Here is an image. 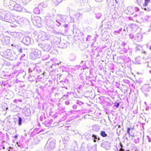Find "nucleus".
Instances as JSON below:
<instances>
[{
    "label": "nucleus",
    "mask_w": 151,
    "mask_h": 151,
    "mask_svg": "<svg viewBox=\"0 0 151 151\" xmlns=\"http://www.w3.org/2000/svg\"><path fill=\"white\" fill-rule=\"evenodd\" d=\"M11 14L4 9H0V19L6 22L12 23L14 19L11 16Z\"/></svg>",
    "instance_id": "f257e3e1"
},
{
    "label": "nucleus",
    "mask_w": 151,
    "mask_h": 151,
    "mask_svg": "<svg viewBox=\"0 0 151 151\" xmlns=\"http://www.w3.org/2000/svg\"><path fill=\"white\" fill-rule=\"evenodd\" d=\"M41 51L37 50L36 51H32L29 54V57L32 60H35L40 58L41 56Z\"/></svg>",
    "instance_id": "f03ea898"
},
{
    "label": "nucleus",
    "mask_w": 151,
    "mask_h": 151,
    "mask_svg": "<svg viewBox=\"0 0 151 151\" xmlns=\"http://www.w3.org/2000/svg\"><path fill=\"white\" fill-rule=\"evenodd\" d=\"M55 140L52 138H50L47 141L46 147L50 151L55 148Z\"/></svg>",
    "instance_id": "7ed1b4c3"
},
{
    "label": "nucleus",
    "mask_w": 151,
    "mask_h": 151,
    "mask_svg": "<svg viewBox=\"0 0 151 151\" xmlns=\"http://www.w3.org/2000/svg\"><path fill=\"white\" fill-rule=\"evenodd\" d=\"M39 45L44 51L47 52L49 51L52 47L50 43L47 42H43L39 44Z\"/></svg>",
    "instance_id": "20e7f679"
},
{
    "label": "nucleus",
    "mask_w": 151,
    "mask_h": 151,
    "mask_svg": "<svg viewBox=\"0 0 151 151\" xmlns=\"http://www.w3.org/2000/svg\"><path fill=\"white\" fill-rule=\"evenodd\" d=\"M45 22L46 25L49 28L54 29L55 28V26L57 24L55 21V22L48 17L47 18H46Z\"/></svg>",
    "instance_id": "39448f33"
},
{
    "label": "nucleus",
    "mask_w": 151,
    "mask_h": 151,
    "mask_svg": "<svg viewBox=\"0 0 151 151\" xmlns=\"http://www.w3.org/2000/svg\"><path fill=\"white\" fill-rule=\"evenodd\" d=\"M38 37L39 39H40L42 41L45 40H47L49 38V35L46 32L43 31H40V32Z\"/></svg>",
    "instance_id": "423d86ee"
},
{
    "label": "nucleus",
    "mask_w": 151,
    "mask_h": 151,
    "mask_svg": "<svg viewBox=\"0 0 151 151\" xmlns=\"http://www.w3.org/2000/svg\"><path fill=\"white\" fill-rule=\"evenodd\" d=\"M28 70L29 73H31L32 75L33 76H35L38 73H39L40 72H41L38 66L35 67L33 69L29 68Z\"/></svg>",
    "instance_id": "0eeeda50"
},
{
    "label": "nucleus",
    "mask_w": 151,
    "mask_h": 151,
    "mask_svg": "<svg viewBox=\"0 0 151 151\" xmlns=\"http://www.w3.org/2000/svg\"><path fill=\"white\" fill-rule=\"evenodd\" d=\"M23 7L19 4H16V3L14 4V5L12 7H10V8L11 9H14L15 10L21 12L23 9Z\"/></svg>",
    "instance_id": "6e6552de"
},
{
    "label": "nucleus",
    "mask_w": 151,
    "mask_h": 151,
    "mask_svg": "<svg viewBox=\"0 0 151 151\" xmlns=\"http://www.w3.org/2000/svg\"><path fill=\"white\" fill-rule=\"evenodd\" d=\"M15 2L11 0H4V4L5 6H8L10 8L13 6Z\"/></svg>",
    "instance_id": "1a4fd4ad"
},
{
    "label": "nucleus",
    "mask_w": 151,
    "mask_h": 151,
    "mask_svg": "<svg viewBox=\"0 0 151 151\" xmlns=\"http://www.w3.org/2000/svg\"><path fill=\"white\" fill-rule=\"evenodd\" d=\"M22 41L25 45H28L30 44L31 39L29 37L25 36L23 38Z\"/></svg>",
    "instance_id": "9d476101"
},
{
    "label": "nucleus",
    "mask_w": 151,
    "mask_h": 151,
    "mask_svg": "<svg viewBox=\"0 0 151 151\" xmlns=\"http://www.w3.org/2000/svg\"><path fill=\"white\" fill-rule=\"evenodd\" d=\"M87 148L89 151H96V145L92 146L90 144L87 145Z\"/></svg>",
    "instance_id": "9b49d317"
},
{
    "label": "nucleus",
    "mask_w": 151,
    "mask_h": 151,
    "mask_svg": "<svg viewBox=\"0 0 151 151\" xmlns=\"http://www.w3.org/2000/svg\"><path fill=\"white\" fill-rule=\"evenodd\" d=\"M18 19L17 20V21L18 22V23L21 24H24V23H25L27 22L28 21L25 18H24V17L21 18L20 17H17Z\"/></svg>",
    "instance_id": "f8f14e48"
},
{
    "label": "nucleus",
    "mask_w": 151,
    "mask_h": 151,
    "mask_svg": "<svg viewBox=\"0 0 151 151\" xmlns=\"http://www.w3.org/2000/svg\"><path fill=\"white\" fill-rule=\"evenodd\" d=\"M101 146L106 150L110 148V144L108 142H104L101 143Z\"/></svg>",
    "instance_id": "ddd939ff"
},
{
    "label": "nucleus",
    "mask_w": 151,
    "mask_h": 151,
    "mask_svg": "<svg viewBox=\"0 0 151 151\" xmlns=\"http://www.w3.org/2000/svg\"><path fill=\"white\" fill-rule=\"evenodd\" d=\"M127 13L128 14L132 15L135 13L133 6H129L128 7L127 10Z\"/></svg>",
    "instance_id": "4468645a"
},
{
    "label": "nucleus",
    "mask_w": 151,
    "mask_h": 151,
    "mask_svg": "<svg viewBox=\"0 0 151 151\" xmlns=\"http://www.w3.org/2000/svg\"><path fill=\"white\" fill-rule=\"evenodd\" d=\"M34 22L36 23L37 25H41L42 23V19L39 17H35Z\"/></svg>",
    "instance_id": "2eb2a0df"
},
{
    "label": "nucleus",
    "mask_w": 151,
    "mask_h": 151,
    "mask_svg": "<svg viewBox=\"0 0 151 151\" xmlns=\"http://www.w3.org/2000/svg\"><path fill=\"white\" fill-rule=\"evenodd\" d=\"M68 58L71 61H73L76 60V56L74 53H70L68 55Z\"/></svg>",
    "instance_id": "dca6fc26"
},
{
    "label": "nucleus",
    "mask_w": 151,
    "mask_h": 151,
    "mask_svg": "<svg viewBox=\"0 0 151 151\" xmlns=\"http://www.w3.org/2000/svg\"><path fill=\"white\" fill-rule=\"evenodd\" d=\"M23 111L26 116H28L30 114V109L27 107L24 108L23 109Z\"/></svg>",
    "instance_id": "f3484780"
},
{
    "label": "nucleus",
    "mask_w": 151,
    "mask_h": 151,
    "mask_svg": "<svg viewBox=\"0 0 151 151\" xmlns=\"http://www.w3.org/2000/svg\"><path fill=\"white\" fill-rule=\"evenodd\" d=\"M55 21L56 23H57L58 24H56L59 27L62 24L61 22L64 23V20L63 19L62 17H60L59 19H58L55 20Z\"/></svg>",
    "instance_id": "a211bd4d"
},
{
    "label": "nucleus",
    "mask_w": 151,
    "mask_h": 151,
    "mask_svg": "<svg viewBox=\"0 0 151 151\" xmlns=\"http://www.w3.org/2000/svg\"><path fill=\"white\" fill-rule=\"evenodd\" d=\"M49 57V54L48 53H43L42 59L43 60H45L48 59Z\"/></svg>",
    "instance_id": "6ab92c4d"
},
{
    "label": "nucleus",
    "mask_w": 151,
    "mask_h": 151,
    "mask_svg": "<svg viewBox=\"0 0 151 151\" xmlns=\"http://www.w3.org/2000/svg\"><path fill=\"white\" fill-rule=\"evenodd\" d=\"M53 121L52 120H48L42 123L46 127H48L51 125V124L52 123Z\"/></svg>",
    "instance_id": "aec40b11"
},
{
    "label": "nucleus",
    "mask_w": 151,
    "mask_h": 151,
    "mask_svg": "<svg viewBox=\"0 0 151 151\" xmlns=\"http://www.w3.org/2000/svg\"><path fill=\"white\" fill-rule=\"evenodd\" d=\"M92 139L94 142H96L100 140V138L99 136L94 134H92Z\"/></svg>",
    "instance_id": "412c9836"
},
{
    "label": "nucleus",
    "mask_w": 151,
    "mask_h": 151,
    "mask_svg": "<svg viewBox=\"0 0 151 151\" xmlns=\"http://www.w3.org/2000/svg\"><path fill=\"white\" fill-rule=\"evenodd\" d=\"M74 144L76 145L75 146H73L70 149V151H78V147L77 145V142H74Z\"/></svg>",
    "instance_id": "4be33fe9"
},
{
    "label": "nucleus",
    "mask_w": 151,
    "mask_h": 151,
    "mask_svg": "<svg viewBox=\"0 0 151 151\" xmlns=\"http://www.w3.org/2000/svg\"><path fill=\"white\" fill-rule=\"evenodd\" d=\"M142 89L146 92H148L150 90L151 88L148 85H145L142 88Z\"/></svg>",
    "instance_id": "5701e85b"
},
{
    "label": "nucleus",
    "mask_w": 151,
    "mask_h": 151,
    "mask_svg": "<svg viewBox=\"0 0 151 151\" xmlns=\"http://www.w3.org/2000/svg\"><path fill=\"white\" fill-rule=\"evenodd\" d=\"M2 41H3L5 44H7L9 42V39L8 37H5L2 38Z\"/></svg>",
    "instance_id": "b1692460"
},
{
    "label": "nucleus",
    "mask_w": 151,
    "mask_h": 151,
    "mask_svg": "<svg viewBox=\"0 0 151 151\" xmlns=\"http://www.w3.org/2000/svg\"><path fill=\"white\" fill-rule=\"evenodd\" d=\"M142 35L140 33H137L134 37V39L137 41H140L141 39Z\"/></svg>",
    "instance_id": "393cba45"
},
{
    "label": "nucleus",
    "mask_w": 151,
    "mask_h": 151,
    "mask_svg": "<svg viewBox=\"0 0 151 151\" xmlns=\"http://www.w3.org/2000/svg\"><path fill=\"white\" fill-rule=\"evenodd\" d=\"M11 46H14L18 50L21 47L20 44L19 42L14 43L13 44H12Z\"/></svg>",
    "instance_id": "a878e982"
},
{
    "label": "nucleus",
    "mask_w": 151,
    "mask_h": 151,
    "mask_svg": "<svg viewBox=\"0 0 151 151\" xmlns=\"http://www.w3.org/2000/svg\"><path fill=\"white\" fill-rule=\"evenodd\" d=\"M70 138L68 136H65L63 139V142L64 144H66L68 142Z\"/></svg>",
    "instance_id": "bb28decb"
},
{
    "label": "nucleus",
    "mask_w": 151,
    "mask_h": 151,
    "mask_svg": "<svg viewBox=\"0 0 151 151\" xmlns=\"http://www.w3.org/2000/svg\"><path fill=\"white\" fill-rule=\"evenodd\" d=\"M91 7L88 4H86L85 5L84 9L85 11L86 12L90 11L91 10Z\"/></svg>",
    "instance_id": "cd10ccee"
},
{
    "label": "nucleus",
    "mask_w": 151,
    "mask_h": 151,
    "mask_svg": "<svg viewBox=\"0 0 151 151\" xmlns=\"http://www.w3.org/2000/svg\"><path fill=\"white\" fill-rule=\"evenodd\" d=\"M34 13L36 14H39L40 13V10L38 7L35 8L33 10Z\"/></svg>",
    "instance_id": "c85d7f7f"
},
{
    "label": "nucleus",
    "mask_w": 151,
    "mask_h": 151,
    "mask_svg": "<svg viewBox=\"0 0 151 151\" xmlns=\"http://www.w3.org/2000/svg\"><path fill=\"white\" fill-rule=\"evenodd\" d=\"M148 6L143 5L142 9L147 12H149L151 10V8L150 7H148Z\"/></svg>",
    "instance_id": "c756f323"
},
{
    "label": "nucleus",
    "mask_w": 151,
    "mask_h": 151,
    "mask_svg": "<svg viewBox=\"0 0 151 151\" xmlns=\"http://www.w3.org/2000/svg\"><path fill=\"white\" fill-rule=\"evenodd\" d=\"M32 142L33 145H36L40 142V141L37 137H35Z\"/></svg>",
    "instance_id": "7c9ffc66"
},
{
    "label": "nucleus",
    "mask_w": 151,
    "mask_h": 151,
    "mask_svg": "<svg viewBox=\"0 0 151 151\" xmlns=\"http://www.w3.org/2000/svg\"><path fill=\"white\" fill-rule=\"evenodd\" d=\"M17 51L20 54H22L25 52V49L21 47L17 50Z\"/></svg>",
    "instance_id": "2f4dec72"
},
{
    "label": "nucleus",
    "mask_w": 151,
    "mask_h": 151,
    "mask_svg": "<svg viewBox=\"0 0 151 151\" xmlns=\"http://www.w3.org/2000/svg\"><path fill=\"white\" fill-rule=\"evenodd\" d=\"M47 4L44 2L38 4V7L40 8H41L42 7L45 8L47 7Z\"/></svg>",
    "instance_id": "473e14b6"
},
{
    "label": "nucleus",
    "mask_w": 151,
    "mask_h": 151,
    "mask_svg": "<svg viewBox=\"0 0 151 151\" xmlns=\"http://www.w3.org/2000/svg\"><path fill=\"white\" fill-rule=\"evenodd\" d=\"M101 135L103 137H107L108 136L107 134L104 131H101L100 132Z\"/></svg>",
    "instance_id": "72a5a7b5"
},
{
    "label": "nucleus",
    "mask_w": 151,
    "mask_h": 151,
    "mask_svg": "<svg viewBox=\"0 0 151 151\" xmlns=\"http://www.w3.org/2000/svg\"><path fill=\"white\" fill-rule=\"evenodd\" d=\"M151 3V1L150 0H144V2L143 3V5L148 6V4Z\"/></svg>",
    "instance_id": "f704fd0d"
},
{
    "label": "nucleus",
    "mask_w": 151,
    "mask_h": 151,
    "mask_svg": "<svg viewBox=\"0 0 151 151\" xmlns=\"http://www.w3.org/2000/svg\"><path fill=\"white\" fill-rule=\"evenodd\" d=\"M20 59L21 60H26V55L25 52L22 54Z\"/></svg>",
    "instance_id": "c9c22d12"
},
{
    "label": "nucleus",
    "mask_w": 151,
    "mask_h": 151,
    "mask_svg": "<svg viewBox=\"0 0 151 151\" xmlns=\"http://www.w3.org/2000/svg\"><path fill=\"white\" fill-rule=\"evenodd\" d=\"M96 18L98 19H99L102 16V14L101 13H98L95 14Z\"/></svg>",
    "instance_id": "e433bc0d"
},
{
    "label": "nucleus",
    "mask_w": 151,
    "mask_h": 151,
    "mask_svg": "<svg viewBox=\"0 0 151 151\" xmlns=\"http://www.w3.org/2000/svg\"><path fill=\"white\" fill-rule=\"evenodd\" d=\"M54 42L56 44H58L60 43V40L57 37H55L54 38Z\"/></svg>",
    "instance_id": "4c0bfd02"
},
{
    "label": "nucleus",
    "mask_w": 151,
    "mask_h": 151,
    "mask_svg": "<svg viewBox=\"0 0 151 151\" xmlns=\"http://www.w3.org/2000/svg\"><path fill=\"white\" fill-rule=\"evenodd\" d=\"M22 119L21 117H18V124L19 126H21L22 124Z\"/></svg>",
    "instance_id": "58836bf2"
},
{
    "label": "nucleus",
    "mask_w": 151,
    "mask_h": 151,
    "mask_svg": "<svg viewBox=\"0 0 151 151\" xmlns=\"http://www.w3.org/2000/svg\"><path fill=\"white\" fill-rule=\"evenodd\" d=\"M63 0H55L54 2V3L55 4L56 6H57L60 3H61Z\"/></svg>",
    "instance_id": "ea45409f"
},
{
    "label": "nucleus",
    "mask_w": 151,
    "mask_h": 151,
    "mask_svg": "<svg viewBox=\"0 0 151 151\" xmlns=\"http://www.w3.org/2000/svg\"><path fill=\"white\" fill-rule=\"evenodd\" d=\"M122 30V29L121 28H120L118 30H115L114 31L113 33L115 35H116V33L119 34L120 32Z\"/></svg>",
    "instance_id": "a19ab883"
},
{
    "label": "nucleus",
    "mask_w": 151,
    "mask_h": 151,
    "mask_svg": "<svg viewBox=\"0 0 151 151\" xmlns=\"http://www.w3.org/2000/svg\"><path fill=\"white\" fill-rule=\"evenodd\" d=\"M79 106V107L81 105H83V103L82 102L79 101H77L76 102V103Z\"/></svg>",
    "instance_id": "79ce46f5"
},
{
    "label": "nucleus",
    "mask_w": 151,
    "mask_h": 151,
    "mask_svg": "<svg viewBox=\"0 0 151 151\" xmlns=\"http://www.w3.org/2000/svg\"><path fill=\"white\" fill-rule=\"evenodd\" d=\"M93 129L95 131H98L99 129V128L98 126H95L93 127Z\"/></svg>",
    "instance_id": "37998d69"
},
{
    "label": "nucleus",
    "mask_w": 151,
    "mask_h": 151,
    "mask_svg": "<svg viewBox=\"0 0 151 151\" xmlns=\"http://www.w3.org/2000/svg\"><path fill=\"white\" fill-rule=\"evenodd\" d=\"M92 135L87 134L86 136V138L88 139H92Z\"/></svg>",
    "instance_id": "c03bdc74"
},
{
    "label": "nucleus",
    "mask_w": 151,
    "mask_h": 151,
    "mask_svg": "<svg viewBox=\"0 0 151 151\" xmlns=\"http://www.w3.org/2000/svg\"><path fill=\"white\" fill-rule=\"evenodd\" d=\"M72 108L73 109H77L79 108V106L76 103V104H74Z\"/></svg>",
    "instance_id": "a18cd8bd"
},
{
    "label": "nucleus",
    "mask_w": 151,
    "mask_h": 151,
    "mask_svg": "<svg viewBox=\"0 0 151 151\" xmlns=\"http://www.w3.org/2000/svg\"><path fill=\"white\" fill-rule=\"evenodd\" d=\"M137 3L139 5H140L141 4H143V0H136Z\"/></svg>",
    "instance_id": "49530a36"
},
{
    "label": "nucleus",
    "mask_w": 151,
    "mask_h": 151,
    "mask_svg": "<svg viewBox=\"0 0 151 151\" xmlns=\"http://www.w3.org/2000/svg\"><path fill=\"white\" fill-rule=\"evenodd\" d=\"M91 36L90 35H88L87 37L86 38V41H89L91 39Z\"/></svg>",
    "instance_id": "de8ad7c7"
},
{
    "label": "nucleus",
    "mask_w": 151,
    "mask_h": 151,
    "mask_svg": "<svg viewBox=\"0 0 151 151\" xmlns=\"http://www.w3.org/2000/svg\"><path fill=\"white\" fill-rule=\"evenodd\" d=\"M122 145L120 144V147H119V150L120 151H125L122 148Z\"/></svg>",
    "instance_id": "09e8293b"
},
{
    "label": "nucleus",
    "mask_w": 151,
    "mask_h": 151,
    "mask_svg": "<svg viewBox=\"0 0 151 151\" xmlns=\"http://www.w3.org/2000/svg\"><path fill=\"white\" fill-rule=\"evenodd\" d=\"M133 7L134 8L135 12L139 11V9L138 7L134 6H133Z\"/></svg>",
    "instance_id": "8fccbe9b"
},
{
    "label": "nucleus",
    "mask_w": 151,
    "mask_h": 151,
    "mask_svg": "<svg viewBox=\"0 0 151 151\" xmlns=\"http://www.w3.org/2000/svg\"><path fill=\"white\" fill-rule=\"evenodd\" d=\"M135 62L137 64H139L140 63V61L138 59V58H135Z\"/></svg>",
    "instance_id": "3c124183"
},
{
    "label": "nucleus",
    "mask_w": 151,
    "mask_h": 151,
    "mask_svg": "<svg viewBox=\"0 0 151 151\" xmlns=\"http://www.w3.org/2000/svg\"><path fill=\"white\" fill-rule=\"evenodd\" d=\"M114 106L116 107V108H118L120 105V104L119 103H115L114 104Z\"/></svg>",
    "instance_id": "603ef678"
},
{
    "label": "nucleus",
    "mask_w": 151,
    "mask_h": 151,
    "mask_svg": "<svg viewBox=\"0 0 151 151\" xmlns=\"http://www.w3.org/2000/svg\"><path fill=\"white\" fill-rule=\"evenodd\" d=\"M139 138H137L136 139H135L134 140V142L135 143H138L139 142Z\"/></svg>",
    "instance_id": "864d4df0"
},
{
    "label": "nucleus",
    "mask_w": 151,
    "mask_h": 151,
    "mask_svg": "<svg viewBox=\"0 0 151 151\" xmlns=\"http://www.w3.org/2000/svg\"><path fill=\"white\" fill-rule=\"evenodd\" d=\"M123 51L124 53H126L127 52V49L125 47H124L123 48Z\"/></svg>",
    "instance_id": "5fc2aeb1"
},
{
    "label": "nucleus",
    "mask_w": 151,
    "mask_h": 151,
    "mask_svg": "<svg viewBox=\"0 0 151 151\" xmlns=\"http://www.w3.org/2000/svg\"><path fill=\"white\" fill-rule=\"evenodd\" d=\"M130 130L131 128H128L127 132L128 135H130Z\"/></svg>",
    "instance_id": "6e6d98bb"
},
{
    "label": "nucleus",
    "mask_w": 151,
    "mask_h": 151,
    "mask_svg": "<svg viewBox=\"0 0 151 151\" xmlns=\"http://www.w3.org/2000/svg\"><path fill=\"white\" fill-rule=\"evenodd\" d=\"M147 48H148L151 51V45H150L148 44L147 45Z\"/></svg>",
    "instance_id": "4d7b16f0"
},
{
    "label": "nucleus",
    "mask_w": 151,
    "mask_h": 151,
    "mask_svg": "<svg viewBox=\"0 0 151 151\" xmlns=\"http://www.w3.org/2000/svg\"><path fill=\"white\" fill-rule=\"evenodd\" d=\"M129 37L132 39L134 38V36L132 34H130L129 35Z\"/></svg>",
    "instance_id": "13d9d810"
},
{
    "label": "nucleus",
    "mask_w": 151,
    "mask_h": 151,
    "mask_svg": "<svg viewBox=\"0 0 151 151\" xmlns=\"http://www.w3.org/2000/svg\"><path fill=\"white\" fill-rule=\"evenodd\" d=\"M44 117L45 118V117H44L43 115L41 116L40 118V120L41 122H42L43 120V118Z\"/></svg>",
    "instance_id": "bf43d9fd"
},
{
    "label": "nucleus",
    "mask_w": 151,
    "mask_h": 151,
    "mask_svg": "<svg viewBox=\"0 0 151 151\" xmlns=\"http://www.w3.org/2000/svg\"><path fill=\"white\" fill-rule=\"evenodd\" d=\"M8 54H7V55H8V57H7V58H9V57H11L12 56V53L11 52H8Z\"/></svg>",
    "instance_id": "052dcab7"
},
{
    "label": "nucleus",
    "mask_w": 151,
    "mask_h": 151,
    "mask_svg": "<svg viewBox=\"0 0 151 151\" xmlns=\"http://www.w3.org/2000/svg\"><path fill=\"white\" fill-rule=\"evenodd\" d=\"M147 138L149 142H150L151 141V138L150 137L148 136H147Z\"/></svg>",
    "instance_id": "680f3d73"
},
{
    "label": "nucleus",
    "mask_w": 151,
    "mask_h": 151,
    "mask_svg": "<svg viewBox=\"0 0 151 151\" xmlns=\"http://www.w3.org/2000/svg\"><path fill=\"white\" fill-rule=\"evenodd\" d=\"M126 45V43L124 42H122L121 44V45L123 47H124Z\"/></svg>",
    "instance_id": "e2e57ef3"
},
{
    "label": "nucleus",
    "mask_w": 151,
    "mask_h": 151,
    "mask_svg": "<svg viewBox=\"0 0 151 151\" xmlns=\"http://www.w3.org/2000/svg\"><path fill=\"white\" fill-rule=\"evenodd\" d=\"M65 103V104L67 105H69L70 104V102L68 101H66Z\"/></svg>",
    "instance_id": "0e129e2a"
},
{
    "label": "nucleus",
    "mask_w": 151,
    "mask_h": 151,
    "mask_svg": "<svg viewBox=\"0 0 151 151\" xmlns=\"http://www.w3.org/2000/svg\"><path fill=\"white\" fill-rule=\"evenodd\" d=\"M18 137V136L17 135H16L14 136H12V138H15V139H17Z\"/></svg>",
    "instance_id": "69168bd1"
},
{
    "label": "nucleus",
    "mask_w": 151,
    "mask_h": 151,
    "mask_svg": "<svg viewBox=\"0 0 151 151\" xmlns=\"http://www.w3.org/2000/svg\"><path fill=\"white\" fill-rule=\"evenodd\" d=\"M67 47V45L65 44H64V45L62 47L63 48H66Z\"/></svg>",
    "instance_id": "338daca9"
},
{
    "label": "nucleus",
    "mask_w": 151,
    "mask_h": 151,
    "mask_svg": "<svg viewBox=\"0 0 151 151\" xmlns=\"http://www.w3.org/2000/svg\"><path fill=\"white\" fill-rule=\"evenodd\" d=\"M148 109H151V103L149 105V106L148 107Z\"/></svg>",
    "instance_id": "774afa93"
}]
</instances>
